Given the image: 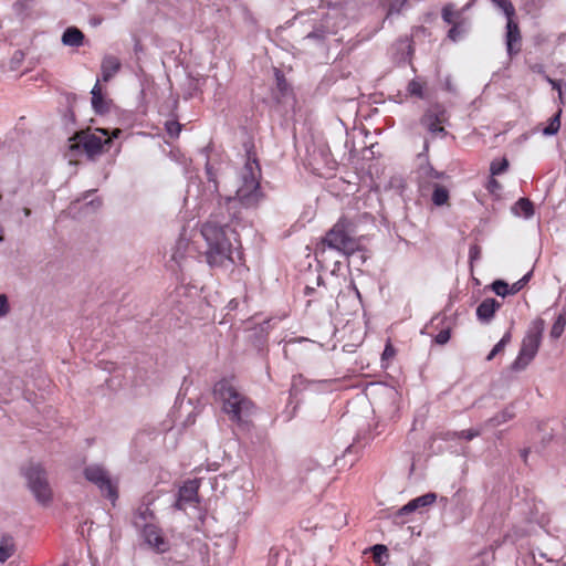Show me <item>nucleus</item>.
I'll return each instance as SVG.
<instances>
[{
  "label": "nucleus",
  "mask_w": 566,
  "mask_h": 566,
  "mask_svg": "<svg viewBox=\"0 0 566 566\" xmlns=\"http://www.w3.org/2000/svg\"><path fill=\"white\" fill-rule=\"evenodd\" d=\"M200 233L206 241L205 256L210 268L229 269L233 265L234 231L211 217L201 226Z\"/></svg>",
  "instance_id": "nucleus-1"
},
{
  "label": "nucleus",
  "mask_w": 566,
  "mask_h": 566,
  "mask_svg": "<svg viewBox=\"0 0 566 566\" xmlns=\"http://www.w3.org/2000/svg\"><path fill=\"white\" fill-rule=\"evenodd\" d=\"M213 394L221 403L222 411L233 422H245L254 411L253 402L228 379L218 381L214 385Z\"/></svg>",
  "instance_id": "nucleus-2"
},
{
  "label": "nucleus",
  "mask_w": 566,
  "mask_h": 566,
  "mask_svg": "<svg viewBox=\"0 0 566 566\" xmlns=\"http://www.w3.org/2000/svg\"><path fill=\"white\" fill-rule=\"evenodd\" d=\"M261 170L256 159L248 158L241 172L240 184L234 198H228V205L234 207L241 203L244 207H253L261 199L260 179Z\"/></svg>",
  "instance_id": "nucleus-3"
},
{
  "label": "nucleus",
  "mask_w": 566,
  "mask_h": 566,
  "mask_svg": "<svg viewBox=\"0 0 566 566\" xmlns=\"http://www.w3.org/2000/svg\"><path fill=\"white\" fill-rule=\"evenodd\" d=\"M70 150L77 151L81 148L90 158H94L103 153L104 146L111 144L112 138L106 129L81 130L69 139Z\"/></svg>",
  "instance_id": "nucleus-4"
},
{
  "label": "nucleus",
  "mask_w": 566,
  "mask_h": 566,
  "mask_svg": "<svg viewBox=\"0 0 566 566\" xmlns=\"http://www.w3.org/2000/svg\"><path fill=\"white\" fill-rule=\"evenodd\" d=\"M545 324L543 319H536L532 323L531 328L522 340L520 353L512 364L514 370H522L534 359L536 356Z\"/></svg>",
  "instance_id": "nucleus-5"
},
{
  "label": "nucleus",
  "mask_w": 566,
  "mask_h": 566,
  "mask_svg": "<svg viewBox=\"0 0 566 566\" xmlns=\"http://www.w3.org/2000/svg\"><path fill=\"white\" fill-rule=\"evenodd\" d=\"M23 475L36 501L43 505L51 503L53 493L45 470L40 464L30 463L23 469Z\"/></svg>",
  "instance_id": "nucleus-6"
},
{
  "label": "nucleus",
  "mask_w": 566,
  "mask_h": 566,
  "mask_svg": "<svg viewBox=\"0 0 566 566\" xmlns=\"http://www.w3.org/2000/svg\"><path fill=\"white\" fill-rule=\"evenodd\" d=\"M323 245H327L331 249L337 250L345 254L353 253L357 243L354 238L347 231V222L339 220L325 235L322 241Z\"/></svg>",
  "instance_id": "nucleus-7"
},
{
  "label": "nucleus",
  "mask_w": 566,
  "mask_h": 566,
  "mask_svg": "<svg viewBox=\"0 0 566 566\" xmlns=\"http://www.w3.org/2000/svg\"><path fill=\"white\" fill-rule=\"evenodd\" d=\"M85 478L94 483L101 493L109 499L113 503L117 500L116 485L109 479L107 472L99 465H90L84 470Z\"/></svg>",
  "instance_id": "nucleus-8"
},
{
  "label": "nucleus",
  "mask_w": 566,
  "mask_h": 566,
  "mask_svg": "<svg viewBox=\"0 0 566 566\" xmlns=\"http://www.w3.org/2000/svg\"><path fill=\"white\" fill-rule=\"evenodd\" d=\"M448 116L444 107L439 104L430 106L421 117V125L432 135L446 136L447 132L443 124L447 122Z\"/></svg>",
  "instance_id": "nucleus-9"
},
{
  "label": "nucleus",
  "mask_w": 566,
  "mask_h": 566,
  "mask_svg": "<svg viewBox=\"0 0 566 566\" xmlns=\"http://www.w3.org/2000/svg\"><path fill=\"white\" fill-rule=\"evenodd\" d=\"M197 254V248L191 242L190 238L187 237L186 232H182L171 249L170 261L174 262L178 269L182 270L188 259L196 258Z\"/></svg>",
  "instance_id": "nucleus-10"
},
{
  "label": "nucleus",
  "mask_w": 566,
  "mask_h": 566,
  "mask_svg": "<svg viewBox=\"0 0 566 566\" xmlns=\"http://www.w3.org/2000/svg\"><path fill=\"white\" fill-rule=\"evenodd\" d=\"M437 500L436 493H427L409 501L406 505L400 507L392 514V520L396 524L407 523L408 516L423 507L432 505Z\"/></svg>",
  "instance_id": "nucleus-11"
},
{
  "label": "nucleus",
  "mask_w": 566,
  "mask_h": 566,
  "mask_svg": "<svg viewBox=\"0 0 566 566\" xmlns=\"http://www.w3.org/2000/svg\"><path fill=\"white\" fill-rule=\"evenodd\" d=\"M199 484L196 480L187 481L179 490L176 507L178 510H186L188 506H193L198 502Z\"/></svg>",
  "instance_id": "nucleus-12"
},
{
  "label": "nucleus",
  "mask_w": 566,
  "mask_h": 566,
  "mask_svg": "<svg viewBox=\"0 0 566 566\" xmlns=\"http://www.w3.org/2000/svg\"><path fill=\"white\" fill-rule=\"evenodd\" d=\"M143 535L146 543L156 552L164 553L168 551L169 544L156 525L145 524L143 527Z\"/></svg>",
  "instance_id": "nucleus-13"
},
{
  "label": "nucleus",
  "mask_w": 566,
  "mask_h": 566,
  "mask_svg": "<svg viewBox=\"0 0 566 566\" xmlns=\"http://www.w3.org/2000/svg\"><path fill=\"white\" fill-rule=\"evenodd\" d=\"M521 49V33L520 28L514 19L506 22V50L509 55L516 54Z\"/></svg>",
  "instance_id": "nucleus-14"
},
{
  "label": "nucleus",
  "mask_w": 566,
  "mask_h": 566,
  "mask_svg": "<svg viewBox=\"0 0 566 566\" xmlns=\"http://www.w3.org/2000/svg\"><path fill=\"white\" fill-rule=\"evenodd\" d=\"M122 67V63L118 57L107 54L102 59L101 63V76L102 81L108 82L111 81Z\"/></svg>",
  "instance_id": "nucleus-15"
},
{
  "label": "nucleus",
  "mask_w": 566,
  "mask_h": 566,
  "mask_svg": "<svg viewBox=\"0 0 566 566\" xmlns=\"http://www.w3.org/2000/svg\"><path fill=\"white\" fill-rule=\"evenodd\" d=\"M475 0L468 2L462 9L457 10L453 3H448L442 8L441 15L444 22H462L464 24L463 13L469 10Z\"/></svg>",
  "instance_id": "nucleus-16"
},
{
  "label": "nucleus",
  "mask_w": 566,
  "mask_h": 566,
  "mask_svg": "<svg viewBox=\"0 0 566 566\" xmlns=\"http://www.w3.org/2000/svg\"><path fill=\"white\" fill-rule=\"evenodd\" d=\"M419 177L420 188L424 191L427 187L433 186V184H437L436 180L444 178L446 175L444 172L437 171L431 166L427 165L420 168Z\"/></svg>",
  "instance_id": "nucleus-17"
},
{
  "label": "nucleus",
  "mask_w": 566,
  "mask_h": 566,
  "mask_svg": "<svg viewBox=\"0 0 566 566\" xmlns=\"http://www.w3.org/2000/svg\"><path fill=\"white\" fill-rule=\"evenodd\" d=\"M500 307V304L494 298H485L476 308V316L481 321H490L496 310Z\"/></svg>",
  "instance_id": "nucleus-18"
},
{
  "label": "nucleus",
  "mask_w": 566,
  "mask_h": 566,
  "mask_svg": "<svg viewBox=\"0 0 566 566\" xmlns=\"http://www.w3.org/2000/svg\"><path fill=\"white\" fill-rule=\"evenodd\" d=\"M312 157L313 164L315 165L323 164L328 168H334L335 166V160L333 159L332 154L325 144H322L316 149H314Z\"/></svg>",
  "instance_id": "nucleus-19"
},
{
  "label": "nucleus",
  "mask_w": 566,
  "mask_h": 566,
  "mask_svg": "<svg viewBox=\"0 0 566 566\" xmlns=\"http://www.w3.org/2000/svg\"><path fill=\"white\" fill-rule=\"evenodd\" d=\"M83 32L75 27L67 28L62 35V43L67 46L78 48L83 44Z\"/></svg>",
  "instance_id": "nucleus-20"
},
{
  "label": "nucleus",
  "mask_w": 566,
  "mask_h": 566,
  "mask_svg": "<svg viewBox=\"0 0 566 566\" xmlns=\"http://www.w3.org/2000/svg\"><path fill=\"white\" fill-rule=\"evenodd\" d=\"M17 552L15 541L10 535H3L0 539V563L7 562Z\"/></svg>",
  "instance_id": "nucleus-21"
},
{
  "label": "nucleus",
  "mask_w": 566,
  "mask_h": 566,
  "mask_svg": "<svg viewBox=\"0 0 566 566\" xmlns=\"http://www.w3.org/2000/svg\"><path fill=\"white\" fill-rule=\"evenodd\" d=\"M92 106L96 113H104L107 109L106 102L103 97L102 87L99 85V80L96 81L95 85L92 88Z\"/></svg>",
  "instance_id": "nucleus-22"
},
{
  "label": "nucleus",
  "mask_w": 566,
  "mask_h": 566,
  "mask_svg": "<svg viewBox=\"0 0 566 566\" xmlns=\"http://www.w3.org/2000/svg\"><path fill=\"white\" fill-rule=\"evenodd\" d=\"M512 210L517 217L531 218L534 214L533 203L526 198L518 199Z\"/></svg>",
  "instance_id": "nucleus-23"
},
{
  "label": "nucleus",
  "mask_w": 566,
  "mask_h": 566,
  "mask_svg": "<svg viewBox=\"0 0 566 566\" xmlns=\"http://www.w3.org/2000/svg\"><path fill=\"white\" fill-rule=\"evenodd\" d=\"M432 188H433V191H432L431 200H432L433 205H436L438 207L447 205L449 201V197H450L449 190L440 184H433Z\"/></svg>",
  "instance_id": "nucleus-24"
},
{
  "label": "nucleus",
  "mask_w": 566,
  "mask_h": 566,
  "mask_svg": "<svg viewBox=\"0 0 566 566\" xmlns=\"http://www.w3.org/2000/svg\"><path fill=\"white\" fill-rule=\"evenodd\" d=\"M560 114L562 109L559 108L558 112L549 118L547 126L542 130L545 136H553L558 133L560 128Z\"/></svg>",
  "instance_id": "nucleus-25"
},
{
  "label": "nucleus",
  "mask_w": 566,
  "mask_h": 566,
  "mask_svg": "<svg viewBox=\"0 0 566 566\" xmlns=\"http://www.w3.org/2000/svg\"><path fill=\"white\" fill-rule=\"evenodd\" d=\"M499 9H501L507 20L514 19L515 8L511 0H491Z\"/></svg>",
  "instance_id": "nucleus-26"
},
{
  "label": "nucleus",
  "mask_w": 566,
  "mask_h": 566,
  "mask_svg": "<svg viewBox=\"0 0 566 566\" xmlns=\"http://www.w3.org/2000/svg\"><path fill=\"white\" fill-rule=\"evenodd\" d=\"M565 326H566V316L564 314H559L558 317L556 318L555 323L552 326L551 336L553 338H558L563 334Z\"/></svg>",
  "instance_id": "nucleus-27"
},
{
  "label": "nucleus",
  "mask_w": 566,
  "mask_h": 566,
  "mask_svg": "<svg viewBox=\"0 0 566 566\" xmlns=\"http://www.w3.org/2000/svg\"><path fill=\"white\" fill-rule=\"evenodd\" d=\"M511 342V334L507 332L503 335L500 342L493 347V349L488 355L486 359L492 360L500 352H502L505 346Z\"/></svg>",
  "instance_id": "nucleus-28"
},
{
  "label": "nucleus",
  "mask_w": 566,
  "mask_h": 566,
  "mask_svg": "<svg viewBox=\"0 0 566 566\" xmlns=\"http://www.w3.org/2000/svg\"><path fill=\"white\" fill-rule=\"evenodd\" d=\"M509 168V161L506 158H502L500 160H493L490 166V171L492 176H497L503 174Z\"/></svg>",
  "instance_id": "nucleus-29"
},
{
  "label": "nucleus",
  "mask_w": 566,
  "mask_h": 566,
  "mask_svg": "<svg viewBox=\"0 0 566 566\" xmlns=\"http://www.w3.org/2000/svg\"><path fill=\"white\" fill-rule=\"evenodd\" d=\"M424 84L418 80H412L408 83L407 91L410 95L422 98Z\"/></svg>",
  "instance_id": "nucleus-30"
},
{
  "label": "nucleus",
  "mask_w": 566,
  "mask_h": 566,
  "mask_svg": "<svg viewBox=\"0 0 566 566\" xmlns=\"http://www.w3.org/2000/svg\"><path fill=\"white\" fill-rule=\"evenodd\" d=\"M514 417V413L510 409H504L502 412L491 418L489 422L492 426H500Z\"/></svg>",
  "instance_id": "nucleus-31"
},
{
  "label": "nucleus",
  "mask_w": 566,
  "mask_h": 566,
  "mask_svg": "<svg viewBox=\"0 0 566 566\" xmlns=\"http://www.w3.org/2000/svg\"><path fill=\"white\" fill-rule=\"evenodd\" d=\"M492 289L495 292V294H497L499 296L504 297V296L511 294L509 284L501 280L495 281L492 284Z\"/></svg>",
  "instance_id": "nucleus-32"
},
{
  "label": "nucleus",
  "mask_w": 566,
  "mask_h": 566,
  "mask_svg": "<svg viewBox=\"0 0 566 566\" xmlns=\"http://www.w3.org/2000/svg\"><path fill=\"white\" fill-rule=\"evenodd\" d=\"M406 2L407 0H389L387 18L391 17L392 14L399 13Z\"/></svg>",
  "instance_id": "nucleus-33"
},
{
  "label": "nucleus",
  "mask_w": 566,
  "mask_h": 566,
  "mask_svg": "<svg viewBox=\"0 0 566 566\" xmlns=\"http://www.w3.org/2000/svg\"><path fill=\"white\" fill-rule=\"evenodd\" d=\"M531 275H532V273L528 272L522 279H520L518 281L513 283L510 286L511 294H516L517 292H520L524 287V285L530 281Z\"/></svg>",
  "instance_id": "nucleus-34"
},
{
  "label": "nucleus",
  "mask_w": 566,
  "mask_h": 566,
  "mask_svg": "<svg viewBox=\"0 0 566 566\" xmlns=\"http://www.w3.org/2000/svg\"><path fill=\"white\" fill-rule=\"evenodd\" d=\"M451 24L452 28L449 30L448 38L452 41H457L460 38L461 33L463 32V24L462 22H454Z\"/></svg>",
  "instance_id": "nucleus-35"
},
{
  "label": "nucleus",
  "mask_w": 566,
  "mask_h": 566,
  "mask_svg": "<svg viewBox=\"0 0 566 566\" xmlns=\"http://www.w3.org/2000/svg\"><path fill=\"white\" fill-rule=\"evenodd\" d=\"M166 130L170 137H178L181 125L178 122L169 120L166 123Z\"/></svg>",
  "instance_id": "nucleus-36"
},
{
  "label": "nucleus",
  "mask_w": 566,
  "mask_h": 566,
  "mask_svg": "<svg viewBox=\"0 0 566 566\" xmlns=\"http://www.w3.org/2000/svg\"><path fill=\"white\" fill-rule=\"evenodd\" d=\"M371 551H373L374 559L377 563H380L382 555H386V553H387V547L385 545L377 544V545L373 546Z\"/></svg>",
  "instance_id": "nucleus-37"
},
{
  "label": "nucleus",
  "mask_w": 566,
  "mask_h": 566,
  "mask_svg": "<svg viewBox=\"0 0 566 566\" xmlns=\"http://www.w3.org/2000/svg\"><path fill=\"white\" fill-rule=\"evenodd\" d=\"M481 430L479 429H469V430H462L458 434L459 438L465 439V440H472L475 437L480 436Z\"/></svg>",
  "instance_id": "nucleus-38"
},
{
  "label": "nucleus",
  "mask_w": 566,
  "mask_h": 566,
  "mask_svg": "<svg viewBox=\"0 0 566 566\" xmlns=\"http://www.w3.org/2000/svg\"><path fill=\"white\" fill-rule=\"evenodd\" d=\"M449 339H450V331L449 329L440 331L434 338L436 343L439 345L447 344L449 342Z\"/></svg>",
  "instance_id": "nucleus-39"
},
{
  "label": "nucleus",
  "mask_w": 566,
  "mask_h": 566,
  "mask_svg": "<svg viewBox=\"0 0 566 566\" xmlns=\"http://www.w3.org/2000/svg\"><path fill=\"white\" fill-rule=\"evenodd\" d=\"M10 306L6 294H0V317L9 313Z\"/></svg>",
  "instance_id": "nucleus-40"
},
{
  "label": "nucleus",
  "mask_w": 566,
  "mask_h": 566,
  "mask_svg": "<svg viewBox=\"0 0 566 566\" xmlns=\"http://www.w3.org/2000/svg\"><path fill=\"white\" fill-rule=\"evenodd\" d=\"M548 83L551 84L552 88L557 91L558 97L562 104H564L563 99V91H562V84L559 81L553 80L551 77H547Z\"/></svg>",
  "instance_id": "nucleus-41"
},
{
  "label": "nucleus",
  "mask_w": 566,
  "mask_h": 566,
  "mask_svg": "<svg viewBox=\"0 0 566 566\" xmlns=\"http://www.w3.org/2000/svg\"><path fill=\"white\" fill-rule=\"evenodd\" d=\"M486 189L491 193H496L501 189L500 182L496 179H494V176H492V175H491V178L489 179V181L486 184Z\"/></svg>",
  "instance_id": "nucleus-42"
},
{
  "label": "nucleus",
  "mask_w": 566,
  "mask_h": 566,
  "mask_svg": "<svg viewBox=\"0 0 566 566\" xmlns=\"http://www.w3.org/2000/svg\"><path fill=\"white\" fill-rule=\"evenodd\" d=\"M542 4L541 0H532L531 2H526L525 3V7L527 9L528 12L539 8Z\"/></svg>",
  "instance_id": "nucleus-43"
},
{
  "label": "nucleus",
  "mask_w": 566,
  "mask_h": 566,
  "mask_svg": "<svg viewBox=\"0 0 566 566\" xmlns=\"http://www.w3.org/2000/svg\"><path fill=\"white\" fill-rule=\"evenodd\" d=\"M148 516L153 517V513L147 507L143 512H139V517L144 521H146Z\"/></svg>",
  "instance_id": "nucleus-44"
},
{
  "label": "nucleus",
  "mask_w": 566,
  "mask_h": 566,
  "mask_svg": "<svg viewBox=\"0 0 566 566\" xmlns=\"http://www.w3.org/2000/svg\"><path fill=\"white\" fill-rule=\"evenodd\" d=\"M23 213L25 217H29L31 214V210L29 208H24Z\"/></svg>",
  "instance_id": "nucleus-45"
},
{
  "label": "nucleus",
  "mask_w": 566,
  "mask_h": 566,
  "mask_svg": "<svg viewBox=\"0 0 566 566\" xmlns=\"http://www.w3.org/2000/svg\"><path fill=\"white\" fill-rule=\"evenodd\" d=\"M391 354V348L389 346L386 347L384 355Z\"/></svg>",
  "instance_id": "nucleus-46"
},
{
  "label": "nucleus",
  "mask_w": 566,
  "mask_h": 566,
  "mask_svg": "<svg viewBox=\"0 0 566 566\" xmlns=\"http://www.w3.org/2000/svg\"><path fill=\"white\" fill-rule=\"evenodd\" d=\"M119 133H120V130H119V129H115V130L113 132V137H117Z\"/></svg>",
  "instance_id": "nucleus-47"
},
{
  "label": "nucleus",
  "mask_w": 566,
  "mask_h": 566,
  "mask_svg": "<svg viewBox=\"0 0 566 566\" xmlns=\"http://www.w3.org/2000/svg\"><path fill=\"white\" fill-rule=\"evenodd\" d=\"M312 291H313V289H311V287H306V294L312 293Z\"/></svg>",
  "instance_id": "nucleus-48"
},
{
  "label": "nucleus",
  "mask_w": 566,
  "mask_h": 566,
  "mask_svg": "<svg viewBox=\"0 0 566 566\" xmlns=\"http://www.w3.org/2000/svg\"><path fill=\"white\" fill-rule=\"evenodd\" d=\"M90 206H92L93 208H95V201H94V200H92V201L90 202Z\"/></svg>",
  "instance_id": "nucleus-49"
},
{
  "label": "nucleus",
  "mask_w": 566,
  "mask_h": 566,
  "mask_svg": "<svg viewBox=\"0 0 566 566\" xmlns=\"http://www.w3.org/2000/svg\"><path fill=\"white\" fill-rule=\"evenodd\" d=\"M314 36H315V34H314V33H310V34L307 35V38H314Z\"/></svg>",
  "instance_id": "nucleus-50"
}]
</instances>
